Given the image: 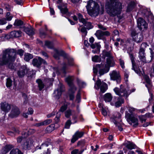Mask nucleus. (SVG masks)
I'll list each match as a JSON object with an SVG mask.
<instances>
[{
    "instance_id": "obj_12",
    "label": "nucleus",
    "mask_w": 154,
    "mask_h": 154,
    "mask_svg": "<svg viewBox=\"0 0 154 154\" xmlns=\"http://www.w3.org/2000/svg\"><path fill=\"white\" fill-rule=\"evenodd\" d=\"M43 63L45 65H47L46 62L44 59L39 57H38V58H34L32 61V64L34 66L37 67H39L42 63Z\"/></svg>"
},
{
    "instance_id": "obj_33",
    "label": "nucleus",
    "mask_w": 154,
    "mask_h": 154,
    "mask_svg": "<svg viewBox=\"0 0 154 154\" xmlns=\"http://www.w3.org/2000/svg\"><path fill=\"white\" fill-rule=\"evenodd\" d=\"M135 4L133 2H130L128 5L127 7V12H129L132 11L134 8Z\"/></svg>"
},
{
    "instance_id": "obj_41",
    "label": "nucleus",
    "mask_w": 154,
    "mask_h": 154,
    "mask_svg": "<svg viewBox=\"0 0 154 154\" xmlns=\"http://www.w3.org/2000/svg\"><path fill=\"white\" fill-rule=\"evenodd\" d=\"M90 46L92 49L96 48L98 50H100L101 47L100 45L98 43H95L94 44H92Z\"/></svg>"
},
{
    "instance_id": "obj_25",
    "label": "nucleus",
    "mask_w": 154,
    "mask_h": 154,
    "mask_svg": "<svg viewBox=\"0 0 154 154\" xmlns=\"http://www.w3.org/2000/svg\"><path fill=\"white\" fill-rule=\"evenodd\" d=\"M63 90L61 88L58 89L54 91V97L55 99H58L62 94Z\"/></svg>"
},
{
    "instance_id": "obj_60",
    "label": "nucleus",
    "mask_w": 154,
    "mask_h": 154,
    "mask_svg": "<svg viewBox=\"0 0 154 154\" xmlns=\"http://www.w3.org/2000/svg\"><path fill=\"white\" fill-rule=\"evenodd\" d=\"M2 38H4L5 40H7L11 38V37L10 35L9 34H5L3 35L2 37Z\"/></svg>"
},
{
    "instance_id": "obj_22",
    "label": "nucleus",
    "mask_w": 154,
    "mask_h": 154,
    "mask_svg": "<svg viewBox=\"0 0 154 154\" xmlns=\"http://www.w3.org/2000/svg\"><path fill=\"white\" fill-rule=\"evenodd\" d=\"M139 57L141 60L143 62L146 63L145 57V50L140 49L139 52Z\"/></svg>"
},
{
    "instance_id": "obj_8",
    "label": "nucleus",
    "mask_w": 154,
    "mask_h": 154,
    "mask_svg": "<svg viewBox=\"0 0 154 154\" xmlns=\"http://www.w3.org/2000/svg\"><path fill=\"white\" fill-rule=\"evenodd\" d=\"M107 85L104 82H102L100 80L98 79L96 81L94 87L96 89H99L100 87V91L102 93H104L107 89Z\"/></svg>"
},
{
    "instance_id": "obj_32",
    "label": "nucleus",
    "mask_w": 154,
    "mask_h": 154,
    "mask_svg": "<svg viewBox=\"0 0 154 154\" xmlns=\"http://www.w3.org/2000/svg\"><path fill=\"white\" fill-rule=\"evenodd\" d=\"M117 100L115 103V106L117 107L120 106L122 104L124 103V100L122 98L118 97Z\"/></svg>"
},
{
    "instance_id": "obj_20",
    "label": "nucleus",
    "mask_w": 154,
    "mask_h": 154,
    "mask_svg": "<svg viewBox=\"0 0 154 154\" xmlns=\"http://www.w3.org/2000/svg\"><path fill=\"white\" fill-rule=\"evenodd\" d=\"M109 67L107 65L105 64L104 66V65L102 67L100 68L99 73L100 75H103L104 74L108 72L109 70Z\"/></svg>"
},
{
    "instance_id": "obj_29",
    "label": "nucleus",
    "mask_w": 154,
    "mask_h": 154,
    "mask_svg": "<svg viewBox=\"0 0 154 154\" xmlns=\"http://www.w3.org/2000/svg\"><path fill=\"white\" fill-rule=\"evenodd\" d=\"M70 104L69 103L67 102H65L63 105L62 106L60 109L59 110V112H64L67 108L68 105Z\"/></svg>"
},
{
    "instance_id": "obj_18",
    "label": "nucleus",
    "mask_w": 154,
    "mask_h": 154,
    "mask_svg": "<svg viewBox=\"0 0 154 154\" xmlns=\"http://www.w3.org/2000/svg\"><path fill=\"white\" fill-rule=\"evenodd\" d=\"M28 71V69L25 66H23L21 67L17 72V74L20 77H23L25 74V73L27 72Z\"/></svg>"
},
{
    "instance_id": "obj_57",
    "label": "nucleus",
    "mask_w": 154,
    "mask_h": 154,
    "mask_svg": "<svg viewBox=\"0 0 154 154\" xmlns=\"http://www.w3.org/2000/svg\"><path fill=\"white\" fill-rule=\"evenodd\" d=\"M60 114L59 112H58L56 117L55 118L54 120L56 123H57L59 121L60 117Z\"/></svg>"
},
{
    "instance_id": "obj_3",
    "label": "nucleus",
    "mask_w": 154,
    "mask_h": 154,
    "mask_svg": "<svg viewBox=\"0 0 154 154\" xmlns=\"http://www.w3.org/2000/svg\"><path fill=\"white\" fill-rule=\"evenodd\" d=\"M88 13L91 16H97L100 11V8L98 4L94 1L90 0L87 2L86 6Z\"/></svg>"
},
{
    "instance_id": "obj_27",
    "label": "nucleus",
    "mask_w": 154,
    "mask_h": 154,
    "mask_svg": "<svg viewBox=\"0 0 154 154\" xmlns=\"http://www.w3.org/2000/svg\"><path fill=\"white\" fill-rule=\"evenodd\" d=\"M105 64L107 65L109 68L110 67L113 66L115 65V63L113 57L111 58H106V63Z\"/></svg>"
},
{
    "instance_id": "obj_53",
    "label": "nucleus",
    "mask_w": 154,
    "mask_h": 154,
    "mask_svg": "<svg viewBox=\"0 0 154 154\" xmlns=\"http://www.w3.org/2000/svg\"><path fill=\"white\" fill-rule=\"evenodd\" d=\"M81 31L83 33V36H85L87 35V32L85 27H83L82 28Z\"/></svg>"
},
{
    "instance_id": "obj_58",
    "label": "nucleus",
    "mask_w": 154,
    "mask_h": 154,
    "mask_svg": "<svg viewBox=\"0 0 154 154\" xmlns=\"http://www.w3.org/2000/svg\"><path fill=\"white\" fill-rule=\"evenodd\" d=\"M52 120L51 119H48L43 122L44 125H47L50 124L52 122Z\"/></svg>"
},
{
    "instance_id": "obj_46",
    "label": "nucleus",
    "mask_w": 154,
    "mask_h": 154,
    "mask_svg": "<svg viewBox=\"0 0 154 154\" xmlns=\"http://www.w3.org/2000/svg\"><path fill=\"white\" fill-rule=\"evenodd\" d=\"M45 45L48 48H53V43L48 41H46L45 42Z\"/></svg>"
},
{
    "instance_id": "obj_52",
    "label": "nucleus",
    "mask_w": 154,
    "mask_h": 154,
    "mask_svg": "<svg viewBox=\"0 0 154 154\" xmlns=\"http://www.w3.org/2000/svg\"><path fill=\"white\" fill-rule=\"evenodd\" d=\"M78 103H79L80 101V91H79L77 93L76 96V100Z\"/></svg>"
},
{
    "instance_id": "obj_4",
    "label": "nucleus",
    "mask_w": 154,
    "mask_h": 154,
    "mask_svg": "<svg viewBox=\"0 0 154 154\" xmlns=\"http://www.w3.org/2000/svg\"><path fill=\"white\" fill-rule=\"evenodd\" d=\"M113 91L116 94L120 97H125L127 99L131 92L127 91L126 88L122 85H121L120 88L116 87L113 89Z\"/></svg>"
},
{
    "instance_id": "obj_11",
    "label": "nucleus",
    "mask_w": 154,
    "mask_h": 154,
    "mask_svg": "<svg viewBox=\"0 0 154 154\" xmlns=\"http://www.w3.org/2000/svg\"><path fill=\"white\" fill-rule=\"evenodd\" d=\"M121 115L120 114L119 112H117L113 115V117L111 118L110 119L111 121L113 122L116 125V126L118 127L119 130L120 131H122L123 130V129L121 127V124L119 122H117L116 120L117 118L119 119L121 118Z\"/></svg>"
},
{
    "instance_id": "obj_7",
    "label": "nucleus",
    "mask_w": 154,
    "mask_h": 154,
    "mask_svg": "<svg viewBox=\"0 0 154 154\" xmlns=\"http://www.w3.org/2000/svg\"><path fill=\"white\" fill-rule=\"evenodd\" d=\"M131 35L133 40L137 43L140 42L143 39L142 34L141 33H137L136 30L132 31Z\"/></svg>"
},
{
    "instance_id": "obj_17",
    "label": "nucleus",
    "mask_w": 154,
    "mask_h": 154,
    "mask_svg": "<svg viewBox=\"0 0 154 154\" xmlns=\"http://www.w3.org/2000/svg\"><path fill=\"white\" fill-rule=\"evenodd\" d=\"M73 77L72 76H68L65 79L66 81L69 85L70 87L69 88H74L75 90L76 87L73 83Z\"/></svg>"
},
{
    "instance_id": "obj_9",
    "label": "nucleus",
    "mask_w": 154,
    "mask_h": 154,
    "mask_svg": "<svg viewBox=\"0 0 154 154\" xmlns=\"http://www.w3.org/2000/svg\"><path fill=\"white\" fill-rule=\"evenodd\" d=\"M126 117L127 118V120L130 124L132 125V123L133 127H136L138 125V119L131 115L129 113L126 115Z\"/></svg>"
},
{
    "instance_id": "obj_23",
    "label": "nucleus",
    "mask_w": 154,
    "mask_h": 154,
    "mask_svg": "<svg viewBox=\"0 0 154 154\" xmlns=\"http://www.w3.org/2000/svg\"><path fill=\"white\" fill-rule=\"evenodd\" d=\"M131 61L132 64V69L134 70L135 72L137 73L139 75H140V70L138 69H136V67L135 63V61L134 60V58L132 56H131Z\"/></svg>"
},
{
    "instance_id": "obj_1",
    "label": "nucleus",
    "mask_w": 154,
    "mask_h": 154,
    "mask_svg": "<svg viewBox=\"0 0 154 154\" xmlns=\"http://www.w3.org/2000/svg\"><path fill=\"white\" fill-rule=\"evenodd\" d=\"M16 56V50L14 49H7L3 51L2 60L0 61V65H8L9 68L11 69H15L13 64Z\"/></svg>"
},
{
    "instance_id": "obj_5",
    "label": "nucleus",
    "mask_w": 154,
    "mask_h": 154,
    "mask_svg": "<svg viewBox=\"0 0 154 154\" xmlns=\"http://www.w3.org/2000/svg\"><path fill=\"white\" fill-rule=\"evenodd\" d=\"M35 140V137H34L26 139V141L22 145V148L25 150L30 149L33 146V143Z\"/></svg>"
},
{
    "instance_id": "obj_45",
    "label": "nucleus",
    "mask_w": 154,
    "mask_h": 154,
    "mask_svg": "<svg viewBox=\"0 0 154 154\" xmlns=\"http://www.w3.org/2000/svg\"><path fill=\"white\" fill-rule=\"evenodd\" d=\"M92 60L94 62H99L101 61V59L98 56L95 55L92 57Z\"/></svg>"
},
{
    "instance_id": "obj_54",
    "label": "nucleus",
    "mask_w": 154,
    "mask_h": 154,
    "mask_svg": "<svg viewBox=\"0 0 154 154\" xmlns=\"http://www.w3.org/2000/svg\"><path fill=\"white\" fill-rule=\"evenodd\" d=\"M56 54H54L53 56L54 57L57 59H59V55H63V54H59V52L57 50L55 51Z\"/></svg>"
},
{
    "instance_id": "obj_19",
    "label": "nucleus",
    "mask_w": 154,
    "mask_h": 154,
    "mask_svg": "<svg viewBox=\"0 0 154 154\" xmlns=\"http://www.w3.org/2000/svg\"><path fill=\"white\" fill-rule=\"evenodd\" d=\"M105 47L106 49L104 50L103 51L102 53L103 57L104 58H105V57H107V58H113V57L112 55L111 51H108L107 49V48L108 47V46L107 45H106Z\"/></svg>"
},
{
    "instance_id": "obj_43",
    "label": "nucleus",
    "mask_w": 154,
    "mask_h": 154,
    "mask_svg": "<svg viewBox=\"0 0 154 154\" xmlns=\"http://www.w3.org/2000/svg\"><path fill=\"white\" fill-rule=\"evenodd\" d=\"M2 7L8 11H11V7L10 6L6 3H3L1 4Z\"/></svg>"
},
{
    "instance_id": "obj_50",
    "label": "nucleus",
    "mask_w": 154,
    "mask_h": 154,
    "mask_svg": "<svg viewBox=\"0 0 154 154\" xmlns=\"http://www.w3.org/2000/svg\"><path fill=\"white\" fill-rule=\"evenodd\" d=\"M24 51L22 49H19L16 51V55L17 54H19L20 57H22L23 55Z\"/></svg>"
},
{
    "instance_id": "obj_30",
    "label": "nucleus",
    "mask_w": 154,
    "mask_h": 154,
    "mask_svg": "<svg viewBox=\"0 0 154 154\" xmlns=\"http://www.w3.org/2000/svg\"><path fill=\"white\" fill-rule=\"evenodd\" d=\"M58 8L60 10L61 13L63 14H66L68 11V9L66 5L58 6Z\"/></svg>"
},
{
    "instance_id": "obj_40",
    "label": "nucleus",
    "mask_w": 154,
    "mask_h": 154,
    "mask_svg": "<svg viewBox=\"0 0 154 154\" xmlns=\"http://www.w3.org/2000/svg\"><path fill=\"white\" fill-rule=\"evenodd\" d=\"M23 22L21 20L17 19L15 20L14 25L16 26H20L23 25Z\"/></svg>"
},
{
    "instance_id": "obj_34",
    "label": "nucleus",
    "mask_w": 154,
    "mask_h": 154,
    "mask_svg": "<svg viewBox=\"0 0 154 154\" xmlns=\"http://www.w3.org/2000/svg\"><path fill=\"white\" fill-rule=\"evenodd\" d=\"M103 66V64L101 63L100 64L97 65L95 67H93V72L94 73L97 74V72L98 70L99 71L100 68L102 67Z\"/></svg>"
},
{
    "instance_id": "obj_10",
    "label": "nucleus",
    "mask_w": 154,
    "mask_h": 154,
    "mask_svg": "<svg viewBox=\"0 0 154 154\" xmlns=\"http://www.w3.org/2000/svg\"><path fill=\"white\" fill-rule=\"evenodd\" d=\"M109 75L111 79L116 81L117 83H119L121 81V77L119 72L113 70L110 72Z\"/></svg>"
},
{
    "instance_id": "obj_31",
    "label": "nucleus",
    "mask_w": 154,
    "mask_h": 154,
    "mask_svg": "<svg viewBox=\"0 0 154 154\" xmlns=\"http://www.w3.org/2000/svg\"><path fill=\"white\" fill-rule=\"evenodd\" d=\"M24 31L29 35H32L34 34V32L33 29L26 27L24 29Z\"/></svg>"
},
{
    "instance_id": "obj_16",
    "label": "nucleus",
    "mask_w": 154,
    "mask_h": 154,
    "mask_svg": "<svg viewBox=\"0 0 154 154\" xmlns=\"http://www.w3.org/2000/svg\"><path fill=\"white\" fill-rule=\"evenodd\" d=\"M20 113V112L19 109L17 106H14L12 108L9 116L12 118L17 117Z\"/></svg>"
},
{
    "instance_id": "obj_44",
    "label": "nucleus",
    "mask_w": 154,
    "mask_h": 154,
    "mask_svg": "<svg viewBox=\"0 0 154 154\" xmlns=\"http://www.w3.org/2000/svg\"><path fill=\"white\" fill-rule=\"evenodd\" d=\"M78 16L79 22H82L83 24H85L86 23V20L83 18V16L80 13L78 14Z\"/></svg>"
},
{
    "instance_id": "obj_47",
    "label": "nucleus",
    "mask_w": 154,
    "mask_h": 154,
    "mask_svg": "<svg viewBox=\"0 0 154 154\" xmlns=\"http://www.w3.org/2000/svg\"><path fill=\"white\" fill-rule=\"evenodd\" d=\"M72 110L70 109H68L65 112V115L66 117L69 118L71 115Z\"/></svg>"
},
{
    "instance_id": "obj_64",
    "label": "nucleus",
    "mask_w": 154,
    "mask_h": 154,
    "mask_svg": "<svg viewBox=\"0 0 154 154\" xmlns=\"http://www.w3.org/2000/svg\"><path fill=\"white\" fill-rule=\"evenodd\" d=\"M6 148H7L8 149V150H7V152H9L10 150H11L12 148L14 147V146L12 145H7L5 146Z\"/></svg>"
},
{
    "instance_id": "obj_15",
    "label": "nucleus",
    "mask_w": 154,
    "mask_h": 154,
    "mask_svg": "<svg viewBox=\"0 0 154 154\" xmlns=\"http://www.w3.org/2000/svg\"><path fill=\"white\" fill-rule=\"evenodd\" d=\"M95 35L98 39H102L104 38V36L109 35L110 33L108 31L103 32L99 30L97 31Z\"/></svg>"
},
{
    "instance_id": "obj_59",
    "label": "nucleus",
    "mask_w": 154,
    "mask_h": 154,
    "mask_svg": "<svg viewBox=\"0 0 154 154\" xmlns=\"http://www.w3.org/2000/svg\"><path fill=\"white\" fill-rule=\"evenodd\" d=\"M7 23L6 20L5 18L0 19V25L5 24Z\"/></svg>"
},
{
    "instance_id": "obj_39",
    "label": "nucleus",
    "mask_w": 154,
    "mask_h": 154,
    "mask_svg": "<svg viewBox=\"0 0 154 154\" xmlns=\"http://www.w3.org/2000/svg\"><path fill=\"white\" fill-rule=\"evenodd\" d=\"M9 154H23V153L19 149L16 148L11 150Z\"/></svg>"
},
{
    "instance_id": "obj_14",
    "label": "nucleus",
    "mask_w": 154,
    "mask_h": 154,
    "mask_svg": "<svg viewBox=\"0 0 154 154\" xmlns=\"http://www.w3.org/2000/svg\"><path fill=\"white\" fill-rule=\"evenodd\" d=\"M84 132L83 131H76L73 135L71 139V142L72 143H74L79 138H81L84 134Z\"/></svg>"
},
{
    "instance_id": "obj_56",
    "label": "nucleus",
    "mask_w": 154,
    "mask_h": 154,
    "mask_svg": "<svg viewBox=\"0 0 154 154\" xmlns=\"http://www.w3.org/2000/svg\"><path fill=\"white\" fill-rule=\"evenodd\" d=\"M151 50V59H152L154 58V45L152 46Z\"/></svg>"
},
{
    "instance_id": "obj_38",
    "label": "nucleus",
    "mask_w": 154,
    "mask_h": 154,
    "mask_svg": "<svg viewBox=\"0 0 154 154\" xmlns=\"http://www.w3.org/2000/svg\"><path fill=\"white\" fill-rule=\"evenodd\" d=\"M24 57V60L27 61H28L30 59L33 58V56L31 54L28 53H25Z\"/></svg>"
},
{
    "instance_id": "obj_63",
    "label": "nucleus",
    "mask_w": 154,
    "mask_h": 154,
    "mask_svg": "<svg viewBox=\"0 0 154 154\" xmlns=\"http://www.w3.org/2000/svg\"><path fill=\"white\" fill-rule=\"evenodd\" d=\"M119 63L120 65L121 66L122 68L124 69L125 68V63L124 61L121 59H119Z\"/></svg>"
},
{
    "instance_id": "obj_48",
    "label": "nucleus",
    "mask_w": 154,
    "mask_h": 154,
    "mask_svg": "<svg viewBox=\"0 0 154 154\" xmlns=\"http://www.w3.org/2000/svg\"><path fill=\"white\" fill-rule=\"evenodd\" d=\"M12 81L10 78H8L7 79L6 85L7 87H10L12 85Z\"/></svg>"
},
{
    "instance_id": "obj_42",
    "label": "nucleus",
    "mask_w": 154,
    "mask_h": 154,
    "mask_svg": "<svg viewBox=\"0 0 154 154\" xmlns=\"http://www.w3.org/2000/svg\"><path fill=\"white\" fill-rule=\"evenodd\" d=\"M54 125L51 124L48 126L46 128V130L48 133H50L54 130Z\"/></svg>"
},
{
    "instance_id": "obj_6",
    "label": "nucleus",
    "mask_w": 154,
    "mask_h": 154,
    "mask_svg": "<svg viewBox=\"0 0 154 154\" xmlns=\"http://www.w3.org/2000/svg\"><path fill=\"white\" fill-rule=\"evenodd\" d=\"M74 63L72 59H70L68 60V63L66 64L65 63H63L62 64V67L60 72L57 68L54 69V70L56 72V73L59 74L61 72H62L64 74L66 73V70L67 69L69 66H71L73 65Z\"/></svg>"
},
{
    "instance_id": "obj_26",
    "label": "nucleus",
    "mask_w": 154,
    "mask_h": 154,
    "mask_svg": "<svg viewBox=\"0 0 154 154\" xmlns=\"http://www.w3.org/2000/svg\"><path fill=\"white\" fill-rule=\"evenodd\" d=\"M124 145L128 149L131 150L135 148V145L130 141H127L124 143Z\"/></svg>"
},
{
    "instance_id": "obj_37",
    "label": "nucleus",
    "mask_w": 154,
    "mask_h": 154,
    "mask_svg": "<svg viewBox=\"0 0 154 154\" xmlns=\"http://www.w3.org/2000/svg\"><path fill=\"white\" fill-rule=\"evenodd\" d=\"M5 17V19L6 21H10L12 20L13 16L10 12H8L6 13Z\"/></svg>"
},
{
    "instance_id": "obj_49",
    "label": "nucleus",
    "mask_w": 154,
    "mask_h": 154,
    "mask_svg": "<svg viewBox=\"0 0 154 154\" xmlns=\"http://www.w3.org/2000/svg\"><path fill=\"white\" fill-rule=\"evenodd\" d=\"M85 26L86 27L87 29H89L93 28V26L92 25L91 23L89 22H87L86 21V23L84 24Z\"/></svg>"
},
{
    "instance_id": "obj_24",
    "label": "nucleus",
    "mask_w": 154,
    "mask_h": 154,
    "mask_svg": "<svg viewBox=\"0 0 154 154\" xmlns=\"http://www.w3.org/2000/svg\"><path fill=\"white\" fill-rule=\"evenodd\" d=\"M77 88H76V90H75L74 88H69L68 92V94L69 98V100H73L74 98V93L76 91Z\"/></svg>"
},
{
    "instance_id": "obj_28",
    "label": "nucleus",
    "mask_w": 154,
    "mask_h": 154,
    "mask_svg": "<svg viewBox=\"0 0 154 154\" xmlns=\"http://www.w3.org/2000/svg\"><path fill=\"white\" fill-rule=\"evenodd\" d=\"M112 97L111 94L109 93L106 94L104 96L103 99L106 102H110L112 100Z\"/></svg>"
},
{
    "instance_id": "obj_2",
    "label": "nucleus",
    "mask_w": 154,
    "mask_h": 154,
    "mask_svg": "<svg viewBox=\"0 0 154 154\" xmlns=\"http://www.w3.org/2000/svg\"><path fill=\"white\" fill-rule=\"evenodd\" d=\"M112 2L110 4H107L105 8L107 13L110 16H117L119 20L122 19L123 17L119 16L121 12L122 7V3L117 0H110Z\"/></svg>"
},
{
    "instance_id": "obj_55",
    "label": "nucleus",
    "mask_w": 154,
    "mask_h": 154,
    "mask_svg": "<svg viewBox=\"0 0 154 154\" xmlns=\"http://www.w3.org/2000/svg\"><path fill=\"white\" fill-rule=\"evenodd\" d=\"M71 124V122L70 120H68L66 123L65 127L67 129L69 128L70 125Z\"/></svg>"
},
{
    "instance_id": "obj_61",
    "label": "nucleus",
    "mask_w": 154,
    "mask_h": 154,
    "mask_svg": "<svg viewBox=\"0 0 154 154\" xmlns=\"http://www.w3.org/2000/svg\"><path fill=\"white\" fill-rule=\"evenodd\" d=\"M14 36L15 37H17L19 36L20 34L18 31H14L12 32Z\"/></svg>"
},
{
    "instance_id": "obj_62",
    "label": "nucleus",
    "mask_w": 154,
    "mask_h": 154,
    "mask_svg": "<svg viewBox=\"0 0 154 154\" xmlns=\"http://www.w3.org/2000/svg\"><path fill=\"white\" fill-rule=\"evenodd\" d=\"M71 154H81V153L79 149H75L71 152Z\"/></svg>"
},
{
    "instance_id": "obj_35",
    "label": "nucleus",
    "mask_w": 154,
    "mask_h": 154,
    "mask_svg": "<svg viewBox=\"0 0 154 154\" xmlns=\"http://www.w3.org/2000/svg\"><path fill=\"white\" fill-rule=\"evenodd\" d=\"M49 143L48 142H46L42 143L41 146H37L36 147V149H41L46 148L49 145Z\"/></svg>"
},
{
    "instance_id": "obj_51",
    "label": "nucleus",
    "mask_w": 154,
    "mask_h": 154,
    "mask_svg": "<svg viewBox=\"0 0 154 154\" xmlns=\"http://www.w3.org/2000/svg\"><path fill=\"white\" fill-rule=\"evenodd\" d=\"M138 118L140 121L141 122V123H143V122H146V118L145 117L144 115H141L139 116Z\"/></svg>"
},
{
    "instance_id": "obj_36",
    "label": "nucleus",
    "mask_w": 154,
    "mask_h": 154,
    "mask_svg": "<svg viewBox=\"0 0 154 154\" xmlns=\"http://www.w3.org/2000/svg\"><path fill=\"white\" fill-rule=\"evenodd\" d=\"M36 82L38 83V86L39 88V90L41 91L44 87V85L42 81L40 79H37Z\"/></svg>"
},
{
    "instance_id": "obj_21",
    "label": "nucleus",
    "mask_w": 154,
    "mask_h": 154,
    "mask_svg": "<svg viewBox=\"0 0 154 154\" xmlns=\"http://www.w3.org/2000/svg\"><path fill=\"white\" fill-rule=\"evenodd\" d=\"M1 106L2 110L5 112H8L11 109L10 105L6 102L1 103Z\"/></svg>"
},
{
    "instance_id": "obj_13",
    "label": "nucleus",
    "mask_w": 154,
    "mask_h": 154,
    "mask_svg": "<svg viewBox=\"0 0 154 154\" xmlns=\"http://www.w3.org/2000/svg\"><path fill=\"white\" fill-rule=\"evenodd\" d=\"M137 24L138 27L141 30L143 29H146L147 26L145 21L142 18L140 17L138 19Z\"/></svg>"
}]
</instances>
